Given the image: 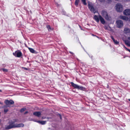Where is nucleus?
Wrapping results in <instances>:
<instances>
[{"label":"nucleus","mask_w":130,"mask_h":130,"mask_svg":"<svg viewBox=\"0 0 130 130\" xmlns=\"http://www.w3.org/2000/svg\"><path fill=\"white\" fill-rule=\"evenodd\" d=\"M19 120L18 119H13V121H9L8 123L9 125L5 126V128L6 129H10L15 128L16 123L15 122H18Z\"/></svg>","instance_id":"1"},{"label":"nucleus","mask_w":130,"mask_h":130,"mask_svg":"<svg viewBox=\"0 0 130 130\" xmlns=\"http://www.w3.org/2000/svg\"><path fill=\"white\" fill-rule=\"evenodd\" d=\"M94 19L98 23L99 22V20H100V22L102 24H104L105 23V22L104 19L100 15H99L98 16L96 15H94Z\"/></svg>","instance_id":"2"},{"label":"nucleus","mask_w":130,"mask_h":130,"mask_svg":"<svg viewBox=\"0 0 130 130\" xmlns=\"http://www.w3.org/2000/svg\"><path fill=\"white\" fill-rule=\"evenodd\" d=\"M101 14L106 20H110V17L109 16L107 12L103 10L101 12Z\"/></svg>","instance_id":"3"},{"label":"nucleus","mask_w":130,"mask_h":130,"mask_svg":"<svg viewBox=\"0 0 130 130\" xmlns=\"http://www.w3.org/2000/svg\"><path fill=\"white\" fill-rule=\"evenodd\" d=\"M116 9L117 12H122L123 10L122 5L120 4H117L116 6Z\"/></svg>","instance_id":"4"},{"label":"nucleus","mask_w":130,"mask_h":130,"mask_svg":"<svg viewBox=\"0 0 130 130\" xmlns=\"http://www.w3.org/2000/svg\"><path fill=\"white\" fill-rule=\"evenodd\" d=\"M88 7L90 9L91 11L93 12L94 13L96 12V11L93 7V5L92 3L90 2L88 3Z\"/></svg>","instance_id":"5"},{"label":"nucleus","mask_w":130,"mask_h":130,"mask_svg":"<svg viewBox=\"0 0 130 130\" xmlns=\"http://www.w3.org/2000/svg\"><path fill=\"white\" fill-rule=\"evenodd\" d=\"M71 84L72 86L75 88L79 89L81 90H84V88L82 87H80L78 86V85L74 84L73 82H71Z\"/></svg>","instance_id":"6"},{"label":"nucleus","mask_w":130,"mask_h":130,"mask_svg":"<svg viewBox=\"0 0 130 130\" xmlns=\"http://www.w3.org/2000/svg\"><path fill=\"white\" fill-rule=\"evenodd\" d=\"M13 55L15 56L18 57H20L22 55V53L19 50L15 51L14 53H13Z\"/></svg>","instance_id":"7"},{"label":"nucleus","mask_w":130,"mask_h":130,"mask_svg":"<svg viewBox=\"0 0 130 130\" xmlns=\"http://www.w3.org/2000/svg\"><path fill=\"white\" fill-rule=\"evenodd\" d=\"M117 27L119 28H121L123 26L122 21L120 20H118L116 21Z\"/></svg>","instance_id":"8"},{"label":"nucleus","mask_w":130,"mask_h":130,"mask_svg":"<svg viewBox=\"0 0 130 130\" xmlns=\"http://www.w3.org/2000/svg\"><path fill=\"white\" fill-rule=\"evenodd\" d=\"M4 103L7 107H9L10 105L14 104V101L12 100H6L5 101Z\"/></svg>","instance_id":"9"},{"label":"nucleus","mask_w":130,"mask_h":130,"mask_svg":"<svg viewBox=\"0 0 130 130\" xmlns=\"http://www.w3.org/2000/svg\"><path fill=\"white\" fill-rule=\"evenodd\" d=\"M123 13L125 15H130V9H126L123 11Z\"/></svg>","instance_id":"10"},{"label":"nucleus","mask_w":130,"mask_h":130,"mask_svg":"<svg viewBox=\"0 0 130 130\" xmlns=\"http://www.w3.org/2000/svg\"><path fill=\"white\" fill-rule=\"evenodd\" d=\"M24 126V124L23 123H16L15 128L23 127Z\"/></svg>","instance_id":"11"},{"label":"nucleus","mask_w":130,"mask_h":130,"mask_svg":"<svg viewBox=\"0 0 130 130\" xmlns=\"http://www.w3.org/2000/svg\"><path fill=\"white\" fill-rule=\"evenodd\" d=\"M41 114V112L39 111H36L33 113V114L36 116L39 117Z\"/></svg>","instance_id":"12"},{"label":"nucleus","mask_w":130,"mask_h":130,"mask_svg":"<svg viewBox=\"0 0 130 130\" xmlns=\"http://www.w3.org/2000/svg\"><path fill=\"white\" fill-rule=\"evenodd\" d=\"M119 18L120 19H122L126 21H127L128 20V18L125 16L121 15L120 16Z\"/></svg>","instance_id":"13"},{"label":"nucleus","mask_w":130,"mask_h":130,"mask_svg":"<svg viewBox=\"0 0 130 130\" xmlns=\"http://www.w3.org/2000/svg\"><path fill=\"white\" fill-rule=\"evenodd\" d=\"M35 122H37L39 123L40 124H41L42 125H44L46 124V121H35Z\"/></svg>","instance_id":"14"},{"label":"nucleus","mask_w":130,"mask_h":130,"mask_svg":"<svg viewBox=\"0 0 130 130\" xmlns=\"http://www.w3.org/2000/svg\"><path fill=\"white\" fill-rule=\"evenodd\" d=\"M130 32V29L128 28H126L124 30V32L125 33H128Z\"/></svg>","instance_id":"15"},{"label":"nucleus","mask_w":130,"mask_h":130,"mask_svg":"<svg viewBox=\"0 0 130 130\" xmlns=\"http://www.w3.org/2000/svg\"><path fill=\"white\" fill-rule=\"evenodd\" d=\"M125 43L128 46H130V41L126 40L125 41Z\"/></svg>","instance_id":"16"},{"label":"nucleus","mask_w":130,"mask_h":130,"mask_svg":"<svg viewBox=\"0 0 130 130\" xmlns=\"http://www.w3.org/2000/svg\"><path fill=\"white\" fill-rule=\"evenodd\" d=\"M28 49L31 53H35V51L33 49L29 47H28Z\"/></svg>","instance_id":"17"},{"label":"nucleus","mask_w":130,"mask_h":130,"mask_svg":"<svg viewBox=\"0 0 130 130\" xmlns=\"http://www.w3.org/2000/svg\"><path fill=\"white\" fill-rule=\"evenodd\" d=\"M79 2V0H75L74 4L76 7L77 6Z\"/></svg>","instance_id":"18"},{"label":"nucleus","mask_w":130,"mask_h":130,"mask_svg":"<svg viewBox=\"0 0 130 130\" xmlns=\"http://www.w3.org/2000/svg\"><path fill=\"white\" fill-rule=\"evenodd\" d=\"M114 43L115 44H118L119 43V42L117 40H115V39L113 41Z\"/></svg>","instance_id":"19"},{"label":"nucleus","mask_w":130,"mask_h":130,"mask_svg":"<svg viewBox=\"0 0 130 130\" xmlns=\"http://www.w3.org/2000/svg\"><path fill=\"white\" fill-rule=\"evenodd\" d=\"M81 1L84 5H87V4L86 2V0H81Z\"/></svg>","instance_id":"20"},{"label":"nucleus","mask_w":130,"mask_h":130,"mask_svg":"<svg viewBox=\"0 0 130 130\" xmlns=\"http://www.w3.org/2000/svg\"><path fill=\"white\" fill-rule=\"evenodd\" d=\"M26 109V108H23L21 109L20 110V112H23V111H24Z\"/></svg>","instance_id":"21"},{"label":"nucleus","mask_w":130,"mask_h":130,"mask_svg":"<svg viewBox=\"0 0 130 130\" xmlns=\"http://www.w3.org/2000/svg\"><path fill=\"white\" fill-rule=\"evenodd\" d=\"M8 111V109L7 108H5L4 109V112L5 113H6Z\"/></svg>","instance_id":"22"},{"label":"nucleus","mask_w":130,"mask_h":130,"mask_svg":"<svg viewBox=\"0 0 130 130\" xmlns=\"http://www.w3.org/2000/svg\"><path fill=\"white\" fill-rule=\"evenodd\" d=\"M2 69L4 72H7L8 71V70L7 69L3 68Z\"/></svg>","instance_id":"23"},{"label":"nucleus","mask_w":130,"mask_h":130,"mask_svg":"<svg viewBox=\"0 0 130 130\" xmlns=\"http://www.w3.org/2000/svg\"><path fill=\"white\" fill-rule=\"evenodd\" d=\"M47 28L48 29V30H49V29H51V27L50 25H48L47 26Z\"/></svg>","instance_id":"24"},{"label":"nucleus","mask_w":130,"mask_h":130,"mask_svg":"<svg viewBox=\"0 0 130 130\" xmlns=\"http://www.w3.org/2000/svg\"><path fill=\"white\" fill-rule=\"evenodd\" d=\"M111 38L113 40V41L115 40V39L113 38V37L112 36H111Z\"/></svg>","instance_id":"25"},{"label":"nucleus","mask_w":130,"mask_h":130,"mask_svg":"<svg viewBox=\"0 0 130 130\" xmlns=\"http://www.w3.org/2000/svg\"><path fill=\"white\" fill-rule=\"evenodd\" d=\"M111 38L113 40V41L115 40V39L113 38V37L112 36H111Z\"/></svg>","instance_id":"26"},{"label":"nucleus","mask_w":130,"mask_h":130,"mask_svg":"<svg viewBox=\"0 0 130 130\" xmlns=\"http://www.w3.org/2000/svg\"><path fill=\"white\" fill-rule=\"evenodd\" d=\"M23 68H24L25 70H28V69L27 68H26L23 67Z\"/></svg>","instance_id":"27"},{"label":"nucleus","mask_w":130,"mask_h":130,"mask_svg":"<svg viewBox=\"0 0 130 130\" xmlns=\"http://www.w3.org/2000/svg\"><path fill=\"white\" fill-rule=\"evenodd\" d=\"M59 115L60 118V119H61L62 118H61V115L60 114H59Z\"/></svg>","instance_id":"28"},{"label":"nucleus","mask_w":130,"mask_h":130,"mask_svg":"<svg viewBox=\"0 0 130 130\" xmlns=\"http://www.w3.org/2000/svg\"><path fill=\"white\" fill-rule=\"evenodd\" d=\"M127 40H128L129 41H130V37H128L127 38Z\"/></svg>","instance_id":"29"},{"label":"nucleus","mask_w":130,"mask_h":130,"mask_svg":"<svg viewBox=\"0 0 130 130\" xmlns=\"http://www.w3.org/2000/svg\"><path fill=\"white\" fill-rule=\"evenodd\" d=\"M69 52L70 54H72L73 55L74 54V53L71 52Z\"/></svg>","instance_id":"30"},{"label":"nucleus","mask_w":130,"mask_h":130,"mask_svg":"<svg viewBox=\"0 0 130 130\" xmlns=\"http://www.w3.org/2000/svg\"><path fill=\"white\" fill-rule=\"evenodd\" d=\"M28 112V111H26V112H25L24 113V114H25L27 113Z\"/></svg>","instance_id":"31"},{"label":"nucleus","mask_w":130,"mask_h":130,"mask_svg":"<svg viewBox=\"0 0 130 130\" xmlns=\"http://www.w3.org/2000/svg\"><path fill=\"white\" fill-rule=\"evenodd\" d=\"M100 2H102L104 1V0H99Z\"/></svg>","instance_id":"32"},{"label":"nucleus","mask_w":130,"mask_h":130,"mask_svg":"<svg viewBox=\"0 0 130 130\" xmlns=\"http://www.w3.org/2000/svg\"><path fill=\"white\" fill-rule=\"evenodd\" d=\"M126 50L127 51H128L130 52V50L128 49H126Z\"/></svg>","instance_id":"33"},{"label":"nucleus","mask_w":130,"mask_h":130,"mask_svg":"<svg viewBox=\"0 0 130 130\" xmlns=\"http://www.w3.org/2000/svg\"><path fill=\"white\" fill-rule=\"evenodd\" d=\"M123 47L126 49V50H127L126 49L127 48H126L124 45H123Z\"/></svg>","instance_id":"34"},{"label":"nucleus","mask_w":130,"mask_h":130,"mask_svg":"<svg viewBox=\"0 0 130 130\" xmlns=\"http://www.w3.org/2000/svg\"><path fill=\"white\" fill-rule=\"evenodd\" d=\"M107 88H109V85L108 84H107Z\"/></svg>","instance_id":"35"},{"label":"nucleus","mask_w":130,"mask_h":130,"mask_svg":"<svg viewBox=\"0 0 130 130\" xmlns=\"http://www.w3.org/2000/svg\"><path fill=\"white\" fill-rule=\"evenodd\" d=\"M0 104H1V105H3V103H2L1 102H0Z\"/></svg>","instance_id":"36"},{"label":"nucleus","mask_w":130,"mask_h":130,"mask_svg":"<svg viewBox=\"0 0 130 130\" xmlns=\"http://www.w3.org/2000/svg\"><path fill=\"white\" fill-rule=\"evenodd\" d=\"M92 35L93 36H96L95 35H93V34Z\"/></svg>","instance_id":"37"},{"label":"nucleus","mask_w":130,"mask_h":130,"mask_svg":"<svg viewBox=\"0 0 130 130\" xmlns=\"http://www.w3.org/2000/svg\"><path fill=\"white\" fill-rule=\"evenodd\" d=\"M42 119H45V118H44V117H43L42 118Z\"/></svg>","instance_id":"38"},{"label":"nucleus","mask_w":130,"mask_h":130,"mask_svg":"<svg viewBox=\"0 0 130 130\" xmlns=\"http://www.w3.org/2000/svg\"><path fill=\"white\" fill-rule=\"evenodd\" d=\"M2 91V90H0V92H1Z\"/></svg>","instance_id":"39"},{"label":"nucleus","mask_w":130,"mask_h":130,"mask_svg":"<svg viewBox=\"0 0 130 130\" xmlns=\"http://www.w3.org/2000/svg\"><path fill=\"white\" fill-rule=\"evenodd\" d=\"M128 100H129V101H130V99H128Z\"/></svg>","instance_id":"40"},{"label":"nucleus","mask_w":130,"mask_h":130,"mask_svg":"<svg viewBox=\"0 0 130 130\" xmlns=\"http://www.w3.org/2000/svg\"><path fill=\"white\" fill-rule=\"evenodd\" d=\"M105 29H106V28L105 27Z\"/></svg>","instance_id":"41"},{"label":"nucleus","mask_w":130,"mask_h":130,"mask_svg":"<svg viewBox=\"0 0 130 130\" xmlns=\"http://www.w3.org/2000/svg\"><path fill=\"white\" fill-rule=\"evenodd\" d=\"M5 107L4 106L3 107Z\"/></svg>","instance_id":"42"}]
</instances>
